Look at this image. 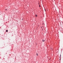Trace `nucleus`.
<instances>
[{"mask_svg": "<svg viewBox=\"0 0 63 63\" xmlns=\"http://www.w3.org/2000/svg\"><path fill=\"white\" fill-rule=\"evenodd\" d=\"M6 32H8V30H7L6 31Z\"/></svg>", "mask_w": 63, "mask_h": 63, "instance_id": "nucleus-2", "label": "nucleus"}, {"mask_svg": "<svg viewBox=\"0 0 63 63\" xmlns=\"http://www.w3.org/2000/svg\"><path fill=\"white\" fill-rule=\"evenodd\" d=\"M36 55H38V54H37Z\"/></svg>", "mask_w": 63, "mask_h": 63, "instance_id": "nucleus-5", "label": "nucleus"}, {"mask_svg": "<svg viewBox=\"0 0 63 63\" xmlns=\"http://www.w3.org/2000/svg\"><path fill=\"white\" fill-rule=\"evenodd\" d=\"M6 10V11H7V9H5V10Z\"/></svg>", "mask_w": 63, "mask_h": 63, "instance_id": "nucleus-4", "label": "nucleus"}, {"mask_svg": "<svg viewBox=\"0 0 63 63\" xmlns=\"http://www.w3.org/2000/svg\"><path fill=\"white\" fill-rule=\"evenodd\" d=\"M42 42H45V40H42Z\"/></svg>", "mask_w": 63, "mask_h": 63, "instance_id": "nucleus-1", "label": "nucleus"}, {"mask_svg": "<svg viewBox=\"0 0 63 63\" xmlns=\"http://www.w3.org/2000/svg\"><path fill=\"white\" fill-rule=\"evenodd\" d=\"M35 16H36V17H37V15H36Z\"/></svg>", "mask_w": 63, "mask_h": 63, "instance_id": "nucleus-3", "label": "nucleus"}]
</instances>
